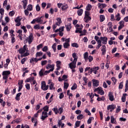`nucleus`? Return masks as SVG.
<instances>
[{"label":"nucleus","mask_w":128,"mask_h":128,"mask_svg":"<svg viewBox=\"0 0 128 128\" xmlns=\"http://www.w3.org/2000/svg\"><path fill=\"white\" fill-rule=\"evenodd\" d=\"M42 110H44V111L42 112L40 120L44 121L46 120V118H48V106H46L42 108Z\"/></svg>","instance_id":"obj_1"},{"label":"nucleus","mask_w":128,"mask_h":128,"mask_svg":"<svg viewBox=\"0 0 128 128\" xmlns=\"http://www.w3.org/2000/svg\"><path fill=\"white\" fill-rule=\"evenodd\" d=\"M34 40V36H32V34H31L28 37H26V40L24 41V42L26 44V42H28L29 44H30L32 42V41Z\"/></svg>","instance_id":"obj_2"},{"label":"nucleus","mask_w":128,"mask_h":128,"mask_svg":"<svg viewBox=\"0 0 128 128\" xmlns=\"http://www.w3.org/2000/svg\"><path fill=\"white\" fill-rule=\"evenodd\" d=\"M94 92H98V94H100V96H104V91L102 90V88L101 86H99L94 90Z\"/></svg>","instance_id":"obj_3"},{"label":"nucleus","mask_w":128,"mask_h":128,"mask_svg":"<svg viewBox=\"0 0 128 128\" xmlns=\"http://www.w3.org/2000/svg\"><path fill=\"white\" fill-rule=\"evenodd\" d=\"M41 88L42 90H48V85L46 86V82L42 81V82Z\"/></svg>","instance_id":"obj_4"},{"label":"nucleus","mask_w":128,"mask_h":128,"mask_svg":"<svg viewBox=\"0 0 128 128\" xmlns=\"http://www.w3.org/2000/svg\"><path fill=\"white\" fill-rule=\"evenodd\" d=\"M69 67L71 70L76 68V62L73 61L69 64Z\"/></svg>","instance_id":"obj_5"},{"label":"nucleus","mask_w":128,"mask_h":128,"mask_svg":"<svg viewBox=\"0 0 128 128\" xmlns=\"http://www.w3.org/2000/svg\"><path fill=\"white\" fill-rule=\"evenodd\" d=\"M92 82L93 84V86L98 88V86H100V81L98 80H96V79H92Z\"/></svg>","instance_id":"obj_6"},{"label":"nucleus","mask_w":128,"mask_h":128,"mask_svg":"<svg viewBox=\"0 0 128 128\" xmlns=\"http://www.w3.org/2000/svg\"><path fill=\"white\" fill-rule=\"evenodd\" d=\"M100 40H101L103 44H108V37H100Z\"/></svg>","instance_id":"obj_7"},{"label":"nucleus","mask_w":128,"mask_h":128,"mask_svg":"<svg viewBox=\"0 0 128 128\" xmlns=\"http://www.w3.org/2000/svg\"><path fill=\"white\" fill-rule=\"evenodd\" d=\"M108 26H109L108 29V32H114V30H112V22H109L108 24Z\"/></svg>","instance_id":"obj_8"},{"label":"nucleus","mask_w":128,"mask_h":128,"mask_svg":"<svg viewBox=\"0 0 128 128\" xmlns=\"http://www.w3.org/2000/svg\"><path fill=\"white\" fill-rule=\"evenodd\" d=\"M65 26L67 32H70V30H72V24H70V22L66 24Z\"/></svg>","instance_id":"obj_9"},{"label":"nucleus","mask_w":128,"mask_h":128,"mask_svg":"<svg viewBox=\"0 0 128 128\" xmlns=\"http://www.w3.org/2000/svg\"><path fill=\"white\" fill-rule=\"evenodd\" d=\"M108 96L109 97V100H110V102H114V95H112V92H109Z\"/></svg>","instance_id":"obj_10"},{"label":"nucleus","mask_w":128,"mask_h":128,"mask_svg":"<svg viewBox=\"0 0 128 128\" xmlns=\"http://www.w3.org/2000/svg\"><path fill=\"white\" fill-rule=\"evenodd\" d=\"M116 108V106L115 104H110L108 106L107 110H115Z\"/></svg>","instance_id":"obj_11"},{"label":"nucleus","mask_w":128,"mask_h":128,"mask_svg":"<svg viewBox=\"0 0 128 128\" xmlns=\"http://www.w3.org/2000/svg\"><path fill=\"white\" fill-rule=\"evenodd\" d=\"M82 28H84V26H82V24H81V27L80 28H76L75 32L76 34H78V32L79 34H82Z\"/></svg>","instance_id":"obj_12"},{"label":"nucleus","mask_w":128,"mask_h":128,"mask_svg":"<svg viewBox=\"0 0 128 128\" xmlns=\"http://www.w3.org/2000/svg\"><path fill=\"white\" fill-rule=\"evenodd\" d=\"M102 48L101 50V51L102 52V56H104V54H106V45H103Z\"/></svg>","instance_id":"obj_13"},{"label":"nucleus","mask_w":128,"mask_h":128,"mask_svg":"<svg viewBox=\"0 0 128 128\" xmlns=\"http://www.w3.org/2000/svg\"><path fill=\"white\" fill-rule=\"evenodd\" d=\"M88 74H92V68L90 67H86L85 70H84V72H88Z\"/></svg>","instance_id":"obj_14"},{"label":"nucleus","mask_w":128,"mask_h":128,"mask_svg":"<svg viewBox=\"0 0 128 128\" xmlns=\"http://www.w3.org/2000/svg\"><path fill=\"white\" fill-rule=\"evenodd\" d=\"M76 12L78 16H82V14L84 13V10H82V8H80L77 10Z\"/></svg>","instance_id":"obj_15"},{"label":"nucleus","mask_w":128,"mask_h":128,"mask_svg":"<svg viewBox=\"0 0 128 128\" xmlns=\"http://www.w3.org/2000/svg\"><path fill=\"white\" fill-rule=\"evenodd\" d=\"M34 80V76L28 78L25 80V82H30V84H32Z\"/></svg>","instance_id":"obj_16"},{"label":"nucleus","mask_w":128,"mask_h":128,"mask_svg":"<svg viewBox=\"0 0 128 128\" xmlns=\"http://www.w3.org/2000/svg\"><path fill=\"white\" fill-rule=\"evenodd\" d=\"M56 20L58 22H56V26H60V24L62 22V18H57Z\"/></svg>","instance_id":"obj_17"},{"label":"nucleus","mask_w":128,"mask_h":128,"mask_svg":"<svg viewBox=\"0 0 128 128\" xmlns=\"http://www.w3.org/2000/svg\"><path fill=\"white\" fill-rule=\"evenodd\" d=\"M28 0H24L22 1V2H23L22 6L24 10L26 8V6H28Z\"/></svg>","instance_id":"obj_18"},{"label":"nucleus","mask_w":128,"mask_h":128,"mask_svg":"<svg viewBox=\"0 0 128 128\" xmlns=\"http://www.w3.org/2000/svg\"><path fill=\"white\" fill-rule=\"evenodd\" d=\"M22 92H19V93L17 94L16 95V96L15 98V100H16L18 102L20 101V96H22Z\"/></svg>","instance_id":"obj_19"},{"label":"nucleus","mask_w":128,"mask_h":128,"mask_svg":"<svg viewBox=\"0 0 128 128\" xmlns=\"http://www.w3.org/2000/svg\"><path fill=\"white\" fill-rule=\"evenodd\" d=\"M44 69L42 68L41 70L39 72V76L42 78V76H44Z\"/></svg>","instance_id":"obj_20"},{"label":"nucleus","mask_w":128,"mask_h":128,"mask_svg":"<svg viewBox=\"0 0 128 128\" xmlns=\"http://www.w3.org/2000/svg\"><path fill=\"white\" fill-rule=\"evenodd\" d=\"M10 70H6L2 72V76H10Z\"/></svg>","instance_id":"obj_21"},{"label":"nucleus","mask_w":128,"mask_h":128,"mask_svg":"<svg viewBox=\"0 0 128 128\" xmlns=\"http://www.w3.org/2000/svg\"><path fill=\"white\" fill-rule=\"evenodd\" d=\"M72 56L74 58L73 62H78V56H76V53H73L72 54Z\"/></svg>","instance_id":"obj_22"},{"label":"nucleus","mask_w":128,"mask_h":128,"mask_svg":"<svg viewBox=\"0 0 128 128\" xmlns=\"http://www.w3.org/2000/svg\"><path fill=\"white\" fill-rule=\"evenodd\" d=\"M90 20H92V18H90V16H84V20L85 22H90Z\"/></svg>","instance_id":"obj_23"},{"label":"nucleus","mask_w":128,"mask_h":128,"mask_svg":"<svg viewBox=\"0 0 128 128\" xmlns=\"http://www.w3.org/2000/svg\"><path fill=\"white\" fill-rule=\"evenodd\" d=\"M116 18V20H117V22H120V13H118L115 16Z\"/></svg>","instance_id":"obj_24"},{"label":"nucleus","mask_w":128,"mask_h":128,"mask_svg":"<svg viewBox=\"0 0 128 128\" xmlns=\"http://www.w3.org/2000/svg\"><path fill=\"white\" fill-rule=\"evenodd\" d=\"M84 59L85 60L86 62H88V52H86L84 54Z\"/></svg>","instance_id":"obj_25"},{"label":"nucleus","mask_w":128,"mask_h":128,"mask_svg":"<svg viewBox=\"0 0 128 128\" xmlns=\"http://www.w3.org/2000/svg\"><path fill=\"white\" fill-rule=\"evenodd\" d=\"M100 22H104V20H106V17L104 16V15H100Z\"/></svg>","instance_id":"obj_26"},{"label":"nucleus","mask_w":128,"mask_h":128,"mask_svg":"<svg viewBox=\"0 0 128 128\" xmlns=\"http://www.w3.org/2000/svg\"><path fill=\"white\" fill-rule=\"evenodd\" d=\"M18 52L19 54H24V52H26V50L22 48H20L18 50Z\"/></svg>","instance_id":"obj_27"},{"label":"nucleus","mask_w":128,"mask_h":128,"mask_svg":"<svg viewBox=\"0 0 128 128\" xmlns=\"http://www.w3.org/2000/svg\"><path fill=\"white\" fill-rule=\"evenodd\" d=\"M126 96H128V94H124L122 96V102H126Z\"/></svg>","instance_id":"obj_28"},{"label":"nucleus","mask_w":128,"mask_h":128,"mask_svg":"<svg viewBox=\"0 0 128 128\" xmlns=\"http://www.w3.org/2000/svg\"><path fill=\"white\" fill-rule=\"evenodd\" d=\"M105 100H106V98H104V96H102V98L98 97L97 98V100L98 102H100L102 100V102H104Z\"/></svg>","instance_id":"obj_29"},{"label":"nucleus","mask_w":128,"mask_h":128,"mask_svg":"<svg viewBox=\"0 0 128 128\" xmlns=\"http://www.w3.org/2000/svg\"><path fill=\"white\" fill-rule=\"evenodd\" d=\"M15 36L16 35H12L10 36L12 44H14V42H16V38H14Z\"/></svg>","instance_id":"obj_30"},{"label":"nucleus","mask_w":128,"mask_h":128,"mask_svg":"<svg viewBox=\"0 0 128 128\" xmlns=\"http://www.w3.org/2000/svg\"><path fill=\"white\" fill-rule=\"evenodd\" d=\"M64 48H70V43H64L63 44Z\"/></svg>","instance_id":"obj_31"},{"label":"nucleus","mask_w":128,"mask_h":128,"mask_svg":"<svg viewBox=\"0 0 128 128\" xmlns=\"http://www.w3.org/2000/svg\"><path fill=\"white\" fill-rule=\"evenodd\" d=\"M78 88V84H76V83H74L71 88L72 90H76Z\"/></svg>","instance_id":"obj_32"},{"label":"nucleus","mask_w":128,"mask_h":128,"mask_svg":"<svg viewBox=\"0 0 128 128\" xmlns=\"http://www.w3.org/2000/svg\"><path fill=\"white\" fill-rule=\"evenodd\" d=\"M68 4L62 5V10H68Z\"/></svg>","instance_id":"obj_33"},{"label":"nucleus","mask_w":128,"mask_h":128,"mask_svg":"<svg viewBox=\"0 0 128 128\" xmlns=\"http://www.w3.org/2000/svg\"><path fill=\"white\" fill-rule=\"evenodd\" d=\"M43 54L44 53L42 52H37L36 53V58L42 56Z\"/></svg>","instance_id":"obj_34"},{"label":"nucleus","mask_w":128,"mask_h":128,"mask_svg":"<svg viewBox=\"0 0 128 128\" xmlns=\"http://www.w3.org/2000/svg\"><path fill=\"white\" fill-rule=\"evenodd\" d=\"M52 48L54 52H56V43H54L52 46Z\"/></svg>","instance_id":"obj_35"},{"label":"nucleus","mask_w":128,"mask_h":128,"mask_svg":"<svg viewBox=\"0 0 128 128\" xmlns=\"http://www.w3.org/2000/svg\"><path fill=\"white\" fill-rule=\"evenodd\" d=\"M102 8H106V4L100 3L98 4V8H102Z\"/></svg>","instance_id":"obj_36"},{"label":"nucleus","mask_w":128,"mask_h":128,"mask_svg":"<svg viewBox=\"0 0 128 128\" xmlns=\"http://www.w3.org/2000/svg\"><path fill=\"white\" fill-rule=\"evenodd\" d=\"M92 8V6L90 4H88L87 6L86 7V10H91Z\"/></svg>","instance_id":"obj_37"},{"label":"nucleus","mask_w":128,"mask_h":128,"mask_svg":"<svg viewBox=\"0 0 128 128\" xmlns=\"http://www.w3.org/2000/svg\"><path fill=\"white\" fill-rule=\"evenodd\" d=\"M32 62H38V60L36 58H32L30 60V64H32Z\"/></svg>","instance_id":"obj_38"},{"label":"nucleus","mask_w":128,"mask_h":128,"mask_svg":"<svg viewBox=\"0 0 128 128\" xmlns=\"http://www.w3.org/2000/svg\"><path fill=\"white\" fill-rule=\"evenodd\" d=\"M54 68V64H48L47 66H46V70H48L50 68Z\"/></svg>","instance_id":"obj_39"},{"label":"nucleus","mask_w":128,"mask_h":128,"mask_svg":"<svg viewBox=\"0 0 128 128\" xmlns=\"http://www.w3.org/2000/svg\"><path fill=\"white\" fill-rule=\"evenodd\" d=\"M99 68H98V66H96L95 68H91V69L92 70V72L98 70Z\"/></svg>","instance_id":"obj_40"},{"label":"nucleus","mask_w":128,"mask_h":128,"mask_svg":"<svg viewBox=\"0 0 128 128\" xmlns=\"http://www.w3.org/2000/svg\"><path fill=\"white\" fill-rule=\"evenodd\" d=\"M27 10L32 12V5L28 4L27 8Z\"/></svg>","instance_id":"obj_41"},{"label":"nucleus","mask_w":128,"mask_h":128,"mask_svg":"<svg viewBox=\"0 0 128 128\" xmlns=\"http://www.w3.org/2000/svg\"><path fill=\"white\" fill-rule=\"evenodd\" d=\"M70 86V84L68 82H64V88L65 90H68V86Z\"/></svg>","instance_id":"obj_42"},{"label":"nucleus","mask_w":128,"mask_h":128,"mask_svg":"<svg viewBox=\"0 0 128 128\" xmlns=\"http://www.w3.org/2000/svg\"><path fill=\"white\" fill-rule=\"evenodd\" d=\"M62 64V62H60V60H58V61H56V66L57 67V68H60V64Z\"/></svg>","instance_id":"obj_43"},{"label":"nucleus","mask_w":128,"mask_h":128,"mask_svg":"<svg viewBox=\"0 0 128 128\" xmlns=\"http://www.w3.org/2000/svg\"><path fill=\"white\" fill-rule=\"evenodd\" d=\"M52 110L56 114H58V108H54L53 109H52Z\"/></svg>","instance_id":"obj_44"},{"label":"nucleus","mask_w":128,"mask_h":128,"mask_svg":"<svg viewBox=\"0 0 128 128\" xmlns=\"http://www.w3.org/2000/svg\"><path fill=\"white\" fill-rule=\"evenodd\" d=\"M42 52H46L48 50V46H44L42 49Z\"/></svg>","instance_id":"obj_45"},{"label":"nucleus","mask_w":128,"mask_h":128,"mask_svg":"<svg viewBox=\"0 0 128 128\" xmlns=\"http://www.w3.org/2000/svg\"><path fill=\"white\" fill-rule=\"evenodd\" d=\"M28 60V58H22L21 60V64H24V62H26V61Z\"/></svg>","instance_id":"obj_46"},{"label":"nucleus","mask_w":128,"mask_h":128,"mask_svg":"<svg viewBox=\"0 0 128 128\" xmlns=\"http://www.w3.org/2000/svg\"><path fill=\"white\" fill-rule=\"evenodd\" d=\"M94 120V117H90L88 120L87 121L88 124H92V120Z\"/></svg>","instance_id":"obj_47"},{"label":"nucleus","mask_w":128,"mask_h":128,"mask_svg":"<svg viewBox=\"0 0 128 128\" xmlns=\"http://www.w3.org/2000/svg\"><path fill=\"white\" fill-rule=\"evenodd\" d=\"M25 86L28 90H30V84H26Z\"/></svg>","instance_id":"obj_48"},{"label":"nucleus","mask_w":128,"mask_h":128,"mask_svg":"<svg viewBox=\"0 0 128 128\" xmlns=\"http://www.w3.org/2000/svg\"><path fill=\"white\" fill-rule=\"evenodd\" d=\"M64 112V108H60L58 109V114H62Z\"/></svg>","instance_id":"obj_49"},{"label":"nucleus","mask_w":128,"mask_h":128,"mask_svg":"<svg viewBox=\"0 0 128 128\" xmlns=\"http://www.w3.org/2000/svg\"><path fill=\"white\" fill-rule=\"evenodd\" d=\"M42 46L43 44H38V46H37V50H40V48H42Z\"/></svg>","instance_id":"obj_50"},{"label":"nucleus","mask_w":128,"mask_h":128,"mask_svg":"<svg viewBox=\"0 0 128 128\" xmlns=\"http://www.w3.org/2000/svg\"><path fill=\"white\" fill-rule=\"evenodd\" d=\"M34 30H40V26L38 24H36L34 26Z\"/></svg>","instance_id":"obj_51"},{"label":"nucleus","mask_w":128,"mask_h":128,"mask_svg":"<svg viewBox=\"0 0 128 128\" xmlns=\"http://www.w3.org/2000/svg\"><path fill=\"white\" fill-rule=\"evenodd\" d=\"M72 46L73 48H78V44L77 43H72Z\"/></svg>","instance_id":"obj_52"},{"label":"nucleus","mask_w":128,"mask_h":128,"mask_svg":"<svg viewBox=\"0 0 128 128\" xmlns=\"http://www.w3.org/2000/svg\"><path fill=\"white\" fill-rule=\"evenodd\" d=\"M0 14L1 16H4V8H0Z\"/></svg>","instance_id":"obj_53"},{"label":"nucleus","mask_w":128,"mask_h":128,"mask_svg":"<svg viewBox=\"0 0 128 128\" xmlns=\"http://www.w3.org/2000/svg\"><path fill=\"white\" fill-rule=\"evenodd\" d=\"M84 118V115L82 114H80L77 116V120H82Z\"/></svg>","instance_id":"obj_54"},{"label":"nucleus","mask_w":128,"mask_h":128,"mask_svg":"<svg viewBox=\"0 0 128 128\" xmlns=\"http://www.w3.org/2000/svg\"><path fill=\"white\" fill-rule=\"evenodd\" d=\"M47 63H48V61L46 60H44L41 62V64L42 66H45V64H46Z\"/></svg>","instance_id":"obj_55"},{"label":"nucleus","mask_w":128,"mask_h":128,"mask_svg":"<svg viewBox=\"0 0 128 128\" xmlns=\"http://www.w3.org/2000/svg\"><path fill=\"white\" fill-rule=\"evenodd\" d=\"M80 121H76L75 123V126L76 128H78V126H80Z\"/></svg>","instance_id":"obj_56"},{"label":"nucleus","mask_w":128,"mask_h":128,"mask_svg":"<svg viewBox=\"0 0 128 128\" xmlns=\"http://www.w3.org/2000/svg\"><path fill=\"white\" fill-rule=\"evenodd\" d=\"M21 28H22V30H23L24 32L26 33V32H28V30H26V28L25 26H20Z\"/></svg>","instance_id":"obj_57"},{"label":"nucleus","mask_w":128,"mask_h":128,"mask_svg":"<svg viewBox=\"0 0 128 128\" xmlns=\"http://www.w3.org/2000/svg\"><path fill=\"white\" fill-rule=\"evenodd\" d=\"M14 14H16L14 11H11L9 12V16H14Z\"/></svg>","instance_id":"obj_58"},{"label":"nucleus","mask_w":128,"mask_h":128,"mask_svg":"<svg viewBox=\"0 0 128 128\" xmlns=\"http://www.w3.org/2000/svg\"><path fill=\"white\" fill-rule=\"evenodd\" d=\"M20 20H22V19L20 18V16H18L15 20V22H20Z\"/></svg>","instance_id":"obj_59"},{"label":"nucleus","mask_w":128,"mask_h":128,"mask_svg":"<svg viewBox=\"0 0 128 128\" xmlns=\"http://www.w3.org/2000/svg\"><path fill=\"white\" fill-rule=\"evenodd\" d=\"M124 82H120V84H119V86H118V88H120V90L122 89V88L124 87Z\"/></svg>","instance_id":"obj_60"},{"label":"nucleus","mask_w":128,"mask_h":128,"mask_svg":"<svg viewBox=\"0 0 128 128\" xmlns=\"http://www.w3.org/2000/svg\"><path fill=\"white\" fill-rule=\"evenodd\" d=\"M110 118H111V122L112 124H114V122H116V120H114V117L113 116H110Z\"/></svg>","instance_id":"obj_61"},{"label":"nucleus","mask_w":128,"mask_h":128,"mask_svg":"<svg viewBox=\"0 0 128 128\" xmlns=\"http://www.w3.org/2000/svg\"><path fill=\"white\" fill-rule=\"evenodd\" d=\"M36 12H40V5L37 4L36 7Z\"/></svg>","instance_id":"obj_62"},{"label":"nucleus","mask_w":128,"mask_h":128,"mask_svg":"<svg viewBox=\"0 0 128 128\" xmlns=\"http://www.w3.org/2000/svg\"><path fill=\"white\" fill-rule=\"evenodd\" d=\"M120 12L122 14H126V7L124 8H122V9L121 10Z\"/></svg>","instance_id":"obj_63"},{"label":"nucleus","mask_w":128,"mask_h":128,"mask_svg":"<svg viewBox=\"0 0 128 128\" xmlns=\"http://www.w3.org/2000/svg\"><path fill=\"white\" fill-rule=\"evenodd\" d=\"M90 12L85 11V16H90Z\"/></svg>","instance_id":"obj_64"}]
</instances>
